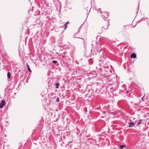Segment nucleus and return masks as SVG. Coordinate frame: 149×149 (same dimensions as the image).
I'll use <instances>...</instances> for the list:
<instances>
[{
    "label": "nucleus",
    "instance_id": "nucleus-14",
    "mask_svg": "<svg viewBox=\"0 0 149 149\" xmlns=\"http://www.w3.org/2000/svg\"><path fill=\"white\" fill-rule=\"evenodd\" d=\"M56 101H57V102H59V98H57V99H56Z\"/></svg>",
    "mask_w": 149,
    "mask_h": 149
},
{
    "label": "nucleus",
    "instance_id": "nucleus-4",
    "mask_svg": "<svg viewBox=\"0 0 149 149\" xmlns=\"http://www.w3.org/2000/svg\"><path fill=\"white\" fill-rule=\"evenodd\" d=\"M108 13H104L103 14L102 16L103 17H104L105 18H107L108 17Z\"/></svg>",
    "mask_w": 149,
    "mask_h": 149
},
{
    "label": "nucleus",
    "instance_id": "nucleus-3",
    "mask_svg": "<svg viewBox=\"0 0 149 149\" xmlns=\"http://www.w3.org/2000/svg\"><path fill=\"white\" fill-rule=\"evenodd\" d=\"M5 101L4 100H2L0 104V108L2 109V108L4 105L5 104Z\"/></svg>",
    "mask_w": 149,
    "mask_h": 149
},
{
    "label": "nucleus",
    "instance_id": "nucleus-17",
    "mask_svg": "<svg viewBox=\"0 0 149 149\" xmlns=\"http://www.w3.org/2000/svg\"><path fill=\"white\" fill-rule=\"evenodd\" d=\"M128 92V91H127V93Z\"/></svg>",
    "mask_w": 149,
    "mask_h": 149
},
{
    "label": "nucleus",
    "instance_id": "nucleus-8",
    "mask_svg": "<svg viewBox=\"0 0 149 149\" xmlns=\"http://www.w3.org/2000/svg\"><path fill=\"white\" fill-rule=\"evenodd\" d=\"M126 146V145H120L119 146L120 148L121 149H123V148L125 147Z\"/></svg>",
    "mask_w": 149,
    "mask_h": 149
},
{
    "label": "nucleus",
    "instance_id": "nucleus-5",
    "mask_svg": "<svg viewBox=\"0 0 149 149\" xmlns=\"http://www.w3.org/2000/svg\"><path fill=\"white\" fill-rule=\"evenodd\" d=\"M134 123L133 122L129 123H128L129 127H131L133 126Z\"/></svg>",
    "mask_w": 149,
    "mask_h": 149
},
{
    "label": "nucleus",
    "instance_id": "nucleus-7",
    "mask_svg": "<svg viewBox=\"0 0 149 149\" xmlns=\"http://www.w3.org/2000/svg\"><path fill=\"white\" fill-rule=\"evenodd\" d=\"M26 65L27 68L28 70L30 72H31V70L30 69L29 65H28L27 63H26Z\"/></svg>",
    "mask_w": 149,
    "mask_h": 149
},
{
    "label": "nucleus",
    "instance_id": "nucleus-10",
    "mask_svg": "<svg viewBox=\"0 0 149 149\" xmlns=\"http://www.w3.org/2000/svg\"><path fill=\"white\" fill-rule=\"evenodd\" d=\"M142 121V120H141V119L139 121V123H137V125H140Z\"/></svg>",
    "mask_w": 149,
    "mask_h": 149
},
{
    "label": "nucleus",
    "instance_id": "nucleus-9",
    "mask_svg": "<svg viewBox=\"0 0 149 149\" xmlns=\"http://www.w3.org/2000/svg\"><path fill=\"white\" fill-rule=\"evenodd\" d=\"M11 76V74L10 72H8L7 73V77L8 78H10Z\"/></svg>",
    "mask_w": 149,
    "mask_h": 149
},
{
    "label": "nucleus",
    "instance_id": "nucleus-16",
    "mask_svg": "<svg viewBox=\"0 0 149 149\" xmlns=\"http://www.w3.org/2000/svg\"><path fill=\"white\" fill-rule=\"evenodd\" d=\"M69 23V22H67L66 23V25H67V24H68Z\"/></svg>",
    "mask_w": 149,
    "mask_h": 149
},
{
    "label": "nucleus",
    "instance_id": "nucleus-2",
    "mask_svg": "<svg viewBox=\"0 0 149 149\" xmlns=\"http://www.w3.org/2000/svg\"><path fill=\"white\" fill-rule=\"evenodd\" d=\"M95 50L97 52H100L101 51V46L100 44L97 43L96 46L95 47Z\"/></svg>",
    "mask_w": 149,
    "mask_h": 149
},
{
    "label": "nucleus",
    "instance_id": "nucleus-6",
    "mask_svg": "<svg viewBox=\"0 0 149 149\" xmlns=\"http://www.w3.org/2000/svg\"><path fill=\"white\" fill-rule=\"evenodd\" d=\"M130 57L131 58H135L136 57V55L134 53H133L131 55Z\"/></svg>",
    "mask_w": 149,
    "mask_h": 149
},
{
    "label": "nucleus",
    "instance_id": "nucleus-13",
    "mask_svg": "<svg viewBox=\"0 0 149 149\" xmlns=\"http://www.w3.org/2000/svg\"><path fill=\"white\" fill-rule=\"evenodd\" d=\"M67 27V26H66V24H65V28H64V29H65Z\"/></svg>",
    "mask_w": 149,
    "mask_h": 149
},
{
    "label": "nucleus",
    "instance_id": "nucleus-15",
    "mask_svg": "<svg viewBox=\"0 0 149 149\" xmlns=\"http://www.w3.org/2000/svg\"><path fill=\"white\" fill-rule=\"evenodd\" d=\"M144 96H145V95H144V96H143L142 97V100H143V101L144 100L143 98H144Z\"/></svg>",
    "mask_w": 149,
    "mask_h": 149
},
{
    "label": "nucleus",
    "instance_id": "nucleus-11",
    "mask_svg": "<svg viewBox=\"0 0 149 149\" xmlns=\"http://www.w3.org/2000/svg\"><path fill=\"white\" fill-rule=\"evenodd\" d=\"M56 88H58V87L59 86V83H56Z\"/></svg>",
    "mask_w": 149,
    "mask_h": 149
},
{
    "label": "nucleus",
    "instance_id": "nucleus-1",
    "mask_svg": "<svg viewBox=\"0 0 149 149\" xmlns=\"http://www.w3.org/2000/svg\"><path fill=\"white\" fill-rule=\"evenodd\" d=\"M109 25V21L106 20L104 21L102 23V28L101 29V33H102L107 30L108 28Z\"/></svg>",
    "mask_w": 149,
    "mask_h": 149
},
{
    "label": "nucleus",
    "instance_id": "nucleus-12",
    "mask_svg": "<svg viewBox=\"0 0 149 149\" xmlns=\"http://www.w3.org/2000/svg\"><path fill=\"white\" fill-rule=\"evenodd\" d=\"M57 62V61H52V63H56Z\"/></svg>",
    "mask_w": 149,
    "mask_h": 149
}]
</instances>
